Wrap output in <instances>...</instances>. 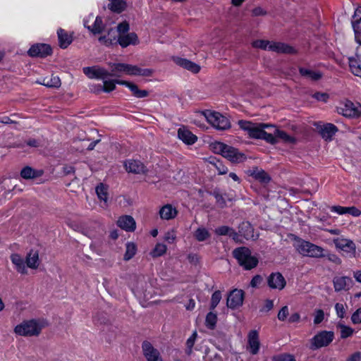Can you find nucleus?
Returning a JSON list of instances; mask_svg holds the SVG:
<instances>
[{"label":"nucleus","mask_w":361,"mask_h":361,"mask_svg":"<svg viewBox=\"0 0 361 361\" xmlns=\"http://www.w3.org/2000/svg\"><path fill=\"white\" fill-rule=\"evenodd\" d=\"M211 149L215 154H221L234 164L243 162L246 159L245 154L239 152L238 149L224 142H215L211 145Z\"/></svg>","instance_id":"20e7f679"},{"label":"nucleus","mask_w":361,"mask_h":361,"mask_svg":"<svg viewBox=\"0 0 361 361\" xmlns=\"http://www.w3.org/2000/svg\"><path fill=\"white\" fill-rule=\"evenodd\" d=\"M232 228L227 226H221L216 228L214 233L218 235H228L231 232Z\"/></svg>","instance_id":"5fc2aeb1"},{"label":"nucleus","mask_w":361,"mask_h":361,"mask_svg":"<svg viewBox=\"0 0 361 361\" xmlns=\"http://www.w3.org/2000/svg\"><path fill=\"white\" fill-rule=\"evenodd\" d=\"M84 25L93 35L101 34L105 27L100 17L97 16L94 18L92 16H89V18L85 20Z\"/></svg>","instance_id":"4468645a"},{"label":"nucleus","mask_w":361,"mask_h":361,"mask_svg":"<svg viewBox=\"0 0 361 361\" xmlns=\"http://www.w3.org/2000/svg\"><path fill=\"white\" fill-rule=\"evenodd\" d=\"M44 174L43 170H35L30 166H25L20 171V176L25 180L35 179Z\"/></svg>","instance_id":"c85d7f7f"},{"label":"nucleus","mask_w":361,"mask_h":361,"mask_svg":"<svg viewBox=\"0 0 361 361\" xmlns=\"http://www.w3.org/2000/svg\"><path fill=\"white\" fill-rule=\"evenodd\" d=\"M338 131L336 126L331 123H326L321 128L320 133L325 140H331L333 135Z\"/></svg>","instance_id":"e433bc0d"},{"label":"nucleus","mask_w":361,"mask_h":361,"mask_svg":"<svg viewBox=\"0 0 361 361\" xmlns=\"http://www.w3.org/2000/svg\"><path fill=\"white\" fill-rule=\"evenodd\" d=\"M142 351L147 361H163L159 351L147 341L142 343Z\"/></svg>","instance_id":"f8f14e48"},{"label":"nucleus","mask_w":361,"mask_h":361,"mask_svg":"<svg viewBox=\"0 0 361 361\" xmlns=\"http://www.w3.org/2000/svg\"><path fill=\"white\" fill-rule=\"evenodd\" d=\"M324 319V312L321 309L315 310L314 312V324H320Z\"/></svg>","instance_id":"6e6d98bb"},{"label":"nucleus","mask_w":361,"mask_h":361,"mask_svg":"<svg viewBox=\"0 0 361 361\" xmlns=\"http://www.w3.org/2000/svg\"><path fill=\"white\" fill-rule=\"evenodd\" d=\"M288 315V308L287 306L283 307L278 313V319L280 321H284Z\"/></svg>","instance_id":"680f3d73"},{"label":"nucleus","mask_w":361,"mask_h":361,"mask_svg":"<svg viewBox=\"0 0 361 361\" xmlns=\"http://www.w3.org/2000/svg\"><path fill=\"white\" fill-rule=\"evenodd\" d=\"M37 82L51 88H59L61 85L59 77L54 75H51L50 78H45L42 81H37Z\"/></svg>","instance_id":"4c0bfd02"},{"label":"nucleus","mask_w":361,"mask_h":361,"mask_svg":"<svg viewBox=\"0 0 361 361\" xmlns=\"http://www.w3.org/2000/svg\"><path fill=\"white\" fill-rule=\"evenodd\" d=\"M347 214L353 216H359L361 215V211L355 207H347Z\"/></svg>","instance_id":"69168bd1"},{"label":"nucleus","mask_w":361,"mask_h":361,"mask_svg":"<svg viewBox=\"0 0 361 361\" xmlns=\"http://www.w3.org/2000/svg\"><path fill=\"white\" fill-rule=\"evenodd\" d=\"M10 259L15 265L16 271L21 274H27V270L24 258L17 253L11 255Z\"/></svg>","instance_id":"b1692460"},{"label":"nucleus","mask_w":361,"mask_h":361,"mask_svg":"<svg viewBox=\"0 0 361 361\" xmlns=\"http://www.w3.org/2000/svg\"><path fill=\"white\" fill-rule=\"evenodd\" d=\"M209 162L216 168L219 175H224L227 173L228 168L222 164L219 161H210Z\"/></svg>","instance_id":"603ef678"},{"label":"nucleus","mask_w":361,"mask_h":361,"mask_svg":"<svg viewBox=\"0 0 361 361\" xmlns=\"http://www.w3.org/2000/svg\"><path fill=\"white\" fill-rule=\"evenodd\" d=\"M267 283L270 288L281 290L285 288L286 281L281 273L275 272L268 276Z\"/></svg>","instance_id":"f3484780"},{"label":"nucleus","mask_w":361,"mask_h":361,"mask_svg":"<svg viewBox=\"0 0 361 361\" xmlns=\"http://www.w3.org/2000/svg\"><path fill=\"white\" fill-rule=\"evenodd\" d=\"M271 41L265 39H257L252 43L254 48L261 49L263 50H269V45Z\"/></svg>","instance_id":"09e8293b"},{"label":"nucleus","mask_w":361,"mask_h":361,"mask_svg":"<svg viewBox=\"0 0 361 361\" xmlns=\"http://www.w3.org/2000/svg\"><path fill=\"white\" fill-rule=\"evenodd\" d=\"M351 321L354 324L361 323V307L358 308L352 315Z\"/></svg>","instance_id":"052dcab7"},{"label":"nucleus","mask_w":361,"mask_h":361,"mask_svg":"<svg viewBox=\"0 0 361 361\" xmlns=\"http://www.w3.org/2000/svg\"><path fill=\"white\" fill-rule=\"evenodd\" d=\"M117 42L122 47H127L130 44H138V37L135 32L126 33L122 35H118Z\"/></svg>","instance_id":"5701e85b"},{"label":"nucleus","mask_w":361,"mask_h":361,"mask_svg":"<svg viewBox=\"0 0 361 361\" xmlns=\"http://www.w3.org/2000/svg\"><path fill=\"white\" fill-rule=\"evenodd\" d=\"M274 361H295V360L292 355H283L274 358Z\"/></svg>","instance_id":"338daca9"},{"label":"nucleus","mask_w":361,"mask_h":361,"mask_svg":"<svg viewBox=\"0 0 361 361\" xmlns=\"http://www.w3.org/2000/svg\"><path fill=\"white\" fill-rule=\"evenodd\" d=\"M82 71L84 74L90 79L95 78L104 80L109 75L107 70L98 66L85 67Z\"/></svg>","instance_id":"2eb2a0df"},{"label":"nucleus","mask_w":361,"mask_h":361,"mask_svg":"<svg viewBox=\"0 0 361 361\" xmlns=\"http://www.w3.org/2000/svg\"><path fill=\"white\" fill-rule=\"evenodd\" d=\"M207 121L216 129L225 130L231 128L229 120L219 112L207 111L202 112Z\"/></svg>","instance_id":"0eeeda50"},{"label":"nucleus","mask_w":361,"mask_h":361,"mask_svg":"<svg viewBox=\"0 0 361 361\" xmlns=\"http://www.w3.org/2000/svg\"><path fill=\"white\" fill-rule=\"evenodd\" d=\"M164 239L169 243H173L176 239V232L173 230L166 232L164 235Z\"/></svg>","instance_id":"bf43d9fd"},{"label":"nucleus","mask_w":361,"mask_h":361,"mask_svg":"<svg viewBox=\"0 0 361 361\" xmlns=\"http://www.w3.org/2000/svg\"><path fill=\"white\" fill-rule=\"evenodd\" d=\"M167 250V247L164 243H157L154 248L151 251L150 255L155 258L158 257H161L166 253Z\"/></svg>","instance_id":"a18cd8bd"},{"label":"nucleus","mask_w":361,"mask_h":361,"mask_svg":"<svg viewBox=\"0 0 361 361\" xmlns=\"http://www.w3.org/2000/svg\"><path fill=\"white\" fill-rule=\"evenodd\" d=\"M246 173L248 176H252L254 179L258 180L262 184H267L271 180L268 173L263 169L258 167L250 169L246 171Z\"/></svg>","instance_id":"412c9836"},{"label":"nucleus","mask_w":361,"mask_h":361,"mask_svg":"<svg viewBox=\"0 0 361 361\" xmlns=\"http://www.w3.org/2000/svg\"><path fill=\"white\" fill-rule=\"evenodd\" d=\"M44 326L45 322L36 319L26 320L16 326L14 332L20 336H37Z\"/></svg>","instance_id":"39448f33"},{"label":"nucleus","mask_w":361,"mask_h":361,"mask_svg":"<svg viewBox=\"0 0 361 361\" xmlns=\"http://www.w3.org/2000/svg\"><path fill=\"white\" fill-rule=\"evenodd\" d=\"M117 84L126 85L133 92V95L137 98H143L148 96V92L147 90H139L137 85L126 80H117Z\"/></svg>","instance_id":"a878e982"},{"label":"nucleus","mask_w":361,"mask_h":361,"mask_svg":"<svg viewBox=\"0 0 361 361\" xmlns=\"http://www.w3.org/2000/svg\"><path fill=\"white\" fill-rule=\"evenodd\" d=\"M221 299V292L219 290L215 291L212 295L210 309L214 310L217 306V305L219 303Z\"/></svg>","instance_id":"3c124183"},{"label":"nucleus","mask_w":361,"mask_h":361,"mask_svg":"<svg viewBox=\"0 0 361 361\" xmlns=\"http://www.w3.org/2000/svg\"><path fill=\"white\" fill-rule=\"evenodd\" d=\"M111 71L109 72V77H121L123 74L130 76L151 77L154 73L152 68H141L140 67L129 63H109Z\"/></svg>","instance_id":"f03ea898"},{"label":"nucleus","mask_w":361,"mask_h":361,"mask_svg":"<svg viewBox=\"0 0 361 361\" xmlns=\"http://www.w3.org/2000/svg\"><path fill=\"white\" fill-rule=\"evenodd\" d=\"M248 344L250 351L252 355H256L259 351V335L256 330H252L248 334Z\"/></svg>","instance_id":"393cba45"},{"label":"nucleus","mask_w":361,"mask_h":361,"mask_svg":"<svg viewBox=\"0 0 361 361\" xmlns=\"http://www.w3.org/2000/svg\"><path fill=\"white\" fill-rule=\"evenodd\" d=\"M130 288L135 295L140 300L148 301L152 300L157 294L152 287L149 278L140 275L133 277Z\"/></svg>","instance_id":"7ed1b4c3"},{"label":"nucleus","mask_w":361,"mask_h":361,"mask_svg":"<svg viewBox=\"0 0 361 361\" xmlns=\"http://www.w3.org/2000/svg\"><path fill=\"white\" fill-rule=\"evenodd\" d=\"M361 360V353L355 352L350 355L346 360V361H360Z\"/></svg>","instance_id":"774afa93"},{"label":"nucleus","mask_w":361,"mask_h":361,"mask_svg":"<svg viewBox=\"0 0 361 361\" xmlns=\"http://www.w3.org/2000/svg\"><path fill=\"white\" fill-rule=\"evenodd\" d=\"M245 293L240 289H234L229 293L226 305L228 308L236 309L241 307L243 304Z\"/></svg>","instance_id":"9b49d317"},{"label":"nucleus","mask_w":361,"mask_h":361,"mask_svg":"<svg viewBox=\"0 0 361 361\" xmlns=\"http://www.w3.org/2000/svg\"><path fill=\"white\" fill-rule=\"evenodd\" d=\"M333 331H322L317 334L310 341V348L316 350L329 345L334 340Z\"/></svg>","instance_id":"1a4fd4ad"},{"label":"nucleus","mask_w":361,"mask_h":361,"mask_svg":"<svg viewBox=\"0 0 361 361\" xmlns=\"http://www.w3.org/2000/svg\"><path fill=\"white\" fill-rule=\"evenodd\" d=\"M51 48L47 44H36L28 50L29 56L32 57L44 58L51 54Z\"/></svg>","instance_id":"dca6fc26"},{"label":"nucleus","mask_w":361,"mask_h":361,"mask_svg":"<svg viewBox=\"0 0 361 361\" xmlns=\"http://www.w3.org/2000/svg\"><path fill=\"white\" fill-rule=\"evenodd\" d=\"M124 166L128 173L145 174L147 172V167L139 160H127L124 163Z\"/></svg>","instance_id":"a211bd4d"},{"label":"nucleus","mask_w":361,"mask_h":361,"mask_svg":"<svg viewBox=\"0 0 361 361\" xmlns=\"http://www.w3.org/2000/svg\"><path fill=\"white\" fill-rule=\"evenodd\" d=\"M350 279L345 276L336 277L334 279V286L336 291H341L345 289Z\"/></svg>","instance_id":"a19ab883"},{"label":"nucleus","mask_w":361,"mask_h":361,"mask_svg":"<svg viewBox=\"0 0 361 361\" xmlns=\"http://www.w3.org/2000/svg\"><path fill=\"white\" fill-rule=\"evenodd\" d=\"M25 264L27 267L33 269L38 268L39 264V254L36 250H30L25 258Z\"/></svg>","instance_id":"72a5a7b5"},{"label":"nucleus","mask_w":361,"mask_h":361,"mask_svg":"<svg viewBox=\"0 0 361 361\" xmlns=\"http://www.w3.org/2000/svg\"><path fill=\"white\" fill-rule=\"evenodd\" d=\"M313 97L318 101L327 102L329 96L326 93L324 92H316L313 94Z\"/></svg>","instance_id":"e2e57ef3"},{"label":"nucleus","mask_w":361,"mask_h":361,"mask_svg":"<svg viewBox=\"0 0 361 361\" xmlns=\"http://www.w3.org/2000/svg\"><path fill=\"white\" fill-rule=\"evenodd\" d=\"M271 130V135L274 139V144L278 142V140H281L286 143L295 144L296 139L288 135L285 131L279 130L276 126H272L269 128Z\"/></svg>","instance_id":"6ab92c4d"},{"label":"nucleus","mask_w":361,"mask_h":361,"mask_svg":"<svg viewBox=\"0 0 361 361\" xmlns=\"http://www.w3.org/2000/svg\"><path fill=\"white\" fill-rule=\"evenodd\" d=\"M108 7L111 11L120 13L126 8V2L123 0H110Z\"/></svg>","instance_id":"58836bf2"},{"label":"nucleus","mask_w":361,"mask_h":361,"mask_svg":"<svg viewBox=\"0 0 361 361\" xmlns=\"http://www.w3.org/2000/svg\"><path fill=\"white\" fill-rule=\"evenodd\" d=\"M238 233L246 240H255L256 237L254 235V229L251 224L247 221L242 222L238 227Z\"/></svg>","instance_id":"cd10ccee"},{"label":"nucleus","mask_w":361,"mask_h":361,"mask_svg":"<svg viewBox=\"0 0 361 361\" xmlns=\"http://www.w3.org/2000/svg\"><path fill=\"white\" fill-rule=\"evenodd\" d=\"M137 252V245L133 242H128L126 244V252L123 255V259L125 261H129L131 259Z\"/></svg>","instance_id":"79ce46f5"},{"label":"nucleus","mask_w":361,"mask_h":361,"mask_svg":"<svg viewBox=\"0 0 361 361\" xmlns=\"http://www.w3.org/2000/svg\"><path fill=\"white\" fill-rule=\"evenodd\" d=\"M337 111L345 117L358 118L361 116V104L346 100L340 104L337 107Z\"/></svg>","instance_id":"6e6552de"},{"label":"nucleus","mask_w":361,"mask_h":361,"mask_svg":"<svg viewBox=\"0 0 361 361\" xmlns=\"http://www.w3.org/2000/svg\"><path fill=\"white\" fill-rule=\"evenodd\" d=\"M238 123L242 130L247 133L250 138L262 139L270 144H274V139L271 135V130L269 128L271 127V125L252 123L245 120H240Z\"/></svg>","instance_id":"f257e3e1"},{"label":"nucleus","mask_w":361,"mask_h":361,"mask_svg":"<svg viewBox=\"0 0 361 361\" xmlns=\"http://www.w3.org/2000/svg\"><path fill=\"white\" fill-rule=\"evenodd\" d=\"M178 136L179 139L187 145L194 144L197 139L195 135L185 128H180L178 129Z\"/></svg>","instance_id":"c756f323"},{"label":"nucleus","mask_w":361,"mask_h":361,"mask_svg":"<svg viewBox=\"0 0 361 361\" xmlns=\"http://www.w3.org/2000/svg\"><path fill=\"white\" fill-rule=\"evenodd\" d=\"M331 211L342 215L347 214V207L342 206H333L331 208Z\"/></svg>","instance_id":"0e129e2a"},{"label":"nucleus","mask_w":361,"mask_h":361,"mask_svg":"<svg viewBox=\"0 0 361 361\" xmlns=\"http://www.w3.org/2000/svg\"><path fill=\"white\" fill-rule=\"evenodd\" d=\"M96 193L98 198L103 202L102 207H108V187L107 185L100 183L96 187Z\"/></svg>","instance_id":"c9c22d12"},{"label":"nucleus","mask_w":361,"mask_h":361,"mask_svg":"<svg viewBox=\"0 0 361 361\" xmlns=\"http://www.w3.org/2000/svg\"><path fill=\"white\" fill-rule=\"evenodd\" d=\"M176 63L180 66L194 73H197L200 71V66L197 63L185 59L178 58L176 61Z\"/></svg>","instance_id":"f704fd0d"},{"label":"nucleus","mask_w":361,"mask_h":361,"mask_svg":"<svg viewBox=\"0 0 361 361\" xmlns=\"http://www.w3.org/2000/svg\"><path fill=\"white\" fill-rule=\"evenodd\" d=\"M193 236L198 242H202L209 239L211 234L207 228L200 227L194 231Z\"/></svg>","instance_id":"37998d69"},{"label":"nucleus","mask_w":361,"mask_h":361,"mask_svg":"<svg viewBox=\"0 0 361 361\" xmlns=\"http://www.w3.org/2000/svg\"><path fill=\"white\" fill-rule=\"evenodd\" d=\"M118 36L116 35V31L113 28L108 30L107 34L99 37L100 43L105 46H110L117 43Z\"/></svg>","instance_id":"473e14b6"},{"label":"nucleus","mask_w":361,"mask_h":361,"mask_svg":"<svg viewBox=\"0 0 361 361\" xmlns=\"http://www.w3.org/2000/svg\"><path fill=\"white\" fill-rule=\"evenodd\" d=\"M349 66L351 72L356 76L361 77V66L356 59H349Z\"/></svg>","instance_id":"49530a36"},{"label":"nucleus","mask_w":361,"mask_h":361,"mask_svg":"<svg viewBox=\"0 0 361 361\" xmlns=\"http://www.w3.org/2000/svg\"><path fill=\"white\" fill-rule=\"evenodd\" d=\"M338 326L341 329V337L342 338H346L353 334L354 331L351 327L342 324H339Z\"/></svg>","instance_id":"8fccbe9b"},{"label":"nucleus","mask_w":361,"mask_h":361,"mask_svg":"<svg viewBox=\"0 0 361 361\" xmlns=\"http://www.w3.org/2000/svg\"><path fill=\"white\" fill-rule=\"evenodd\" d=\"M159 214L161 219L170 220L177 216L178 211L171 204H167L161 207Z\"/></svg>","instance_id":"bb28decb"},{"label":"nucleus","mask_w":361,"mask_h":361,"mask_svg":"<svg viewBox=\"0 0 361 361\" xmlns=\"http://www.w3.org/2000/svg\"><path fill=\"white\" fill-rule=\"evenodd\" d=\"M298 250L302 255L311 257H323L325 256L324 250L322 247L308 241L301 242L299 245Z\"/></svg>","instance_id":"9d476101"},{"label":"nucleus","mask_w":361,"mask_h":361,"mask_svg":"<svg viewBox=\"0 0 361 361\" xmlns=\"http://www.w3.org/2000/svg\"><path fill=\"white\" fill-rule=\"evenodd\" d=\"M333 241L337 249L343 250L345 252L350 253L353 257H355L356 245L352 240L336 238H334Z\"/></svg>","instance_id":"ddd939ff"},{"label":"nucleus","mask_w":361,"mask_h":361,"mask_svg":"<svg viewBox=\"0 0 361 361\" xmlns=\"http://www.w3.org/2000/svg\"><path fill=\"white\" fill-rule=\"evenodd\" d=\"M216 322L217 316L216 314L213 313L212 312H210L207 314L205 319V324L209 329H214Z\"/></svg>","instance_id":"de8ad7c7"},{"label":"nucleus","mask_w":361,"mask_h":361,"mask_svg":"<svg viewBox=\"0 0 361 361\" xmlns=\"http://www.w3.org/2000/svg\"><path fill=\"white\" fill-rule=\"evenodd\" d=\"M116 224L121 229L127 232H133L136 228V222L133 216L130 215H123L120 216Z\"/></svg>","instance_id":"aec40b11"},{"label":"nucleus","mask_w":361,"mask_h":361,"mask_svg":"<svg viewBox=\"0 0 361 361\" xmlns=\"http://www.w3.org/2000/svg\"><path fill=\"white\" fill-rule=\"evenodd\" d=\"M335 310H336L337 316L339 318L342 319L345 317V312H346V308H345L344 304L339 303V302L336 303L335 305Z\"/></svg>","instance_id":"4d7b16f0"},{"label":"nucleus","mask_w":361,"mask_h":361,"mask_svg":"<svg viewBox=\"0 0 361 361\" xmlns=\"http://www.w3.org/2000/svg\"><path fill=\"white\" fill-rule=\"evenodd\" d=\"M233 257L238 264L246 270H250L257 267L258 259L252 255L250 250L246 247H240L233 251Z\"/></svg>","instance_id":"423d86ee"},{"label":"nucleus","mask_w":361,"mask_h":361,"mask_svg":"<svg viewBox=\"0 0 361 361\" xmlns=\"http://www.w3.org/2000/svg\"><path fill=\"white\" fill-rule=\"evenodd\" d=\"M59 47L62 49L67 48L73 42V37L66 31L60 28L57 31Z\"/></svg>","instance_id":"7c9ffc66"},{"label":"nucleus","mask_w":361,"mask_h":361,"mask_svg":"<svg viewBox=\"0 0 361 361\" xmlns=\"http://www.w3.org/2000/svg\"><path fill=\"white\" fill-rule=\"evenodd\" d=\"M269 51H274L279 54H296V50L294 47L280 42L271 41L269 45Z\"/></svg>","instance_id":"4be33fe9"},{"label":"nucleus","mask_w":361,"mask_h":361,"mask_svg":"<svg viewBox=\"0 0 361 361\" xmlns=\"http://www.w3.org/2000/svg\"><path fill=\"white\" fill-rule=\"evenodd\" d=\"M358 18L353 22L356 41L361 44V8L356 9L354 18Z\"/></svg>","instance_id":"2f4dec72"},{"label":"nucleus","mask_w":361,"mask_h":361,"mask_svg":"<svg viewBox=\"0 0 361 361\" xmlns=\"http://www.w3.org/2000/svg\"><path fill=\"white\" fill-rule=\"evenodd\" d=\"M197 337V333L194 332L192 335L187 340L186 342V353L190 355L192 352V347L195 344V341Z\"/></svg>","instance_id":"864d4df0"},{"label":"nucleus","mask_w":361,"mask_h":361,"mask_svg":"<svg viewBox=\"0 0 361 361\" xmlns=\"http://www.w3.org/2000/svg\"><path fill=\"white\" fill-rule=\"evenodd\" d=\"M299 72L303 77H305L311 80L317 81L322 78V73L320 72L313 71L305 68H300Z\"/></svg>","instance_id":"ea45409f"},{"label":"nucleus","mask_w":361,"mask_h":361,"mask_svg":"<svg viewBox=\"0 0 361 361\" xmlns=\"http://www.w3.org/2000/svg\"><path fill=\"white\" fill-rule=\"evenodd\" d=\"M117 80H107L104 79V82H103V83H104L103 86L102 87L99 86L97 90H95V92H99L102 90L105 92H110L113 91L116 88V83H117V82H116Z\"/></svg>","instance_id":"c03bdc74"},{"label":"nucleus","mask_w":361,"mask_h":361,"mask_svg":"<svg viewBox=\"0 0 361 361\" xmlns=\"http://www.w3.org/2000/svg\"><path fill=\"white\" fill-rule=\"evenodd\" d=\"M129 29V24L126 21L119 23L117 26V32L118 33V35H122L128 33V32Z\"/></svg>","instance_id":"13d9d810"}]
</instances>
